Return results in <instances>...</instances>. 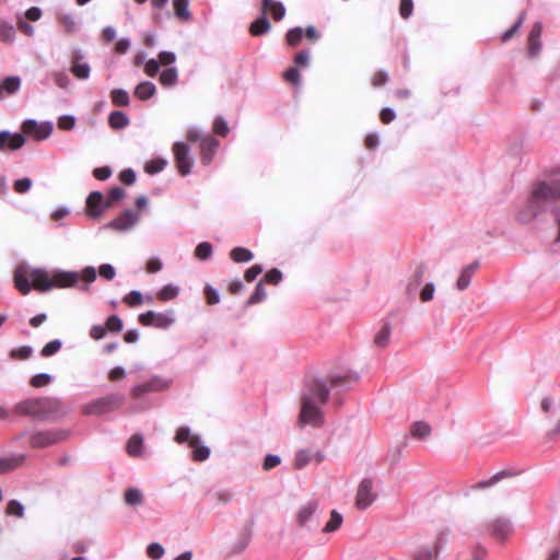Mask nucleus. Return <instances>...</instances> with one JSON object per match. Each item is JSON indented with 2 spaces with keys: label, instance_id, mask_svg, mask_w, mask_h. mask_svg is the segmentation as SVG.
I'll list each match as a JSON object with an SVG mask.
<instances>
[{
  "label": "nucleus",
  "instance_id": "nucleus-34",
  "mask_svg": "<svg viewBox=\"0 0 560 560\" xmlns=\"http://www.w3.org/2000/svg\"><path fill=\"white\" fill-rule=\"evenodd\" d=\"M392 327L388 323L384 324L374 338V345L378 348H385L389 343Z\"/></svg>",
  "mask_w": 560,
  "mask_h": 560
},
{
  "label": "nucleus",
  "instance_id": "nucleus-5",
  "mask_svg": "<svg viewBox=\"0 0 560 560\" xmlns=\"http://www.w3.org/2000/svg\"><path fill=\"white\" fill-rule=\"evenodd\" d=\"M70 432L65 429L39 430L31 433L28 443L34 448L48 447L67 440Z\"/></svg>",
  "mask_w": 560,
  "mask_h": 560
},
{
  "label": "nucleus",
  "instance_id": "nucleus-42",
  "mask_svg": "<svg viewBox=\"0 0 560 560\" xmlns=\"http://www.w3.org/2000/svg\"><path fill=\"white\" fill-rule=\"evenodd\" d=\"M125 196V191L120 187H114L109 190L108 196L106 198L105 208H112L114 203L121 200Z\"/></svg>",
  "mask_w": 560,
  "mask_h": 560
},
{
  "label": "nucleus",
  "instance_id": "nucleus-21",
  "mask_svg": "<svg viewBox=\"0 0 560 560\" xmlns=\"http://www.w3.org/2000/svg\"><path fill=\"white\" fill-rule=\"evenodd\" d=\"M491 535L497 539H504L511 533V525L506 520L497 518L489 525Z\"/></svg>",
  "mask_w": 560,
  "mask_h": 560
},
{
  "label": "nucleus",
  "instance_id": "nucleus-41",
  "mask_svg": "<svg viewBox=\"0 0 560 560\" xmlns=\"http://www.w3.org/2000/svg\"><path fill=\"white\" fill-rule=\"evenodd\" d=\"M110 100L116 106H127L129 104L128 93L120 89H115L110 92Z\"/></svg>",
  "mask_w": 560,
  "mask_h": 560
},
{
  "label": "nucleus",
  "instance_id": "nucleus-30",
  "mask_svg": "<svg viewBox=\"0 0 560 560\" xmlns=\"http://www.w3.org/2000/svg\"><path fill=\"white\" fill-rule=\"evenodd\" d=\"M21 85V80L19 77H9L3 80L0 84V98L3 97V92L7 94H14Z\"/></svg>",
  "mask_w": 560,
  "mask_h": 560
},
{
  "label": "nucleus",
  "instance_id": "nucleus-3",
  "mask_svg": "<svg viewBox=\"0 0 560 560\" xmlns=\"http://www.w3.org/2000/svg\"><path fill=\"white\" fill-rule=\"evenodd\" d=\"M30 278L33 289L39 292H46L57 289L74 287L79 281L78 272L74 271H55L48 272L43 269L30 271Z\"/></svg>",
  "mask_w": 560,
  "mask_h": 560
},
{
  "label": "nucleus",
  "instance_id": "nucleus-57",
  "mask_svg": "<svg viewBox=\"0 0 560 560\" xmlns=\"http://www.w3.org/2000/svg\"><path fill=\"white\" fill-rule=\"evenodd\" d=\"M32 187V180L27 177L18 179L13 183V189L18 194H25Z\"/></svg>",
  "mask_w": 560,
  "mask_h": 560
},
{
  "label": "nucleus",
  "instance_id": "nucleus-54",
  "mask_svg": "<svg viewBox=\"0 0 560 560\" xmlns=\"http://www.w3.org/2000/svg\"><path fill=\"white\" fill-rule=\"evenodd\" d=\"M61 348V342L59 340H52V341H49L48 343H46L44 346V348L42 349L40 351V354L43 357H50V355H54L55 353H57Z\"/></svg>",
  "mask_w": 560,
  "mask_h": 560
},
{
  "label": "nucleus",
  "instance_id": "nucleus-59",
  "mask_svg": "<svg viewBox=\"0 0 560 560\" xmlns=\"http://www.w3.org/2000/svg\"><path fill=\"white\" fill-rule=\"evenodd\" d=\"M148 557L153 560H159L164 555L163 547L158 542H152L147 548Z\"/></svg>",
  "mask_w": 560,
  "mask_h": 560
},
{
  "label": "nucleus",
  "instance_id": "nucleus-29",
  "mask_svg": "<svg viewBox=\"0 0 560 560\" xmlns=\"http://www.w3.org/2000/svg\"><path fill=\"white\" fill-rule=\"evenodd\" d=\"M270 28V23L266 15L255 20L249 26V33L253 36H260L266 34Z\"/></svg>",
  "mask_w": 560,
  "mask_h": 560
},
{
  "label": "nucleus",
  "instance_id": "nucleus-24",
  "mask_svg": "<svg viewBox=\"0 0 560 560\" xmlns=\"http://www.w3.org/2000/svg\"><path fill=\"white\" fill-rule=\"evenodd\" d=\"M318 509V503L316 501L307 502L303 505L298 513V522L301 526L307 524L308 521L315 515Z\"/></svg>",
  "mask_w": 560,
  "mask_h": 560
},
{
  "label": "nucleus",
  "instance_id": "nucleus-55",
  "mask_svg": "<svg viewBox=\"0 0 560 560\" xmlns=\"http://www.w3.org/2000/svg\"><path fill=\"white\" fill-rule=\"evenodd\" d=\"M122 301L127 305L133 307L140 305L143 301V298L139 291H131L122 299Z\"/></svg>",
  "mask_w": 560,
  "mask_h": 560
},
{
  "label": "nucleus",
  "instance_id": "nucleus-12",
  "mask_svg": "<svg viewBox=\"0 0 560 560\" xmlns=\"http://www.w3.org/2000/svg\"><path fill=\"white\" fill-rule=\"evenodd\" d=\"M106 199L100 191H92L86 198V213L91 218L101 217L108 208H105Z\"/></svg>",
  "mask_w": 560,
  "mask_h": 560
},
{
  "label": "nucleus",
  "instance_id": "nucleus-13",
  "mask_svg": "<svg viewBox=\"0 0 560 560\" xmlns=\"http://www.w3.org/2000/svg\"><path fill=\"white\" fill-rule=\"evenodd\" d=\"M25 143V138L22 133H10L9 131H0V151L7 149L15 151L21 149Z\"/></svg>",
  "mask_w": 560,
  "mask_h": 560
},
{
  "label": "nucleus",
  "instance_id": "nucleus-60",
  "mask_svg": "<svg viewBox=\"0 0 560 560\" xmlns=\"http://www.w3.org/2000/svg\"><path fill=\"white\" fill-rule=\"evenodd\" d=\"M387 82H388V74H387V72H385L383 70L376 71L371 79V83L374 88H381V86L385 85Z\"/></svg>",
  "mask_w": 560,
  "mask_h": 560
},
{
  "label": "nucleus",
  "instance_id": "nucleus-10",
  "mask_svg": "<svg viewBox=\"0 0 560 560\" xmlns=\"http://www.w3.org/2000/svg\"><path fill=\"white\" fill-rule=\"evenodd\" d=\"M377 498V493L373 491V480L364 478L358 486L355 494V508L359 510L368 509Z\"/></svg>",
  "mask_w": 560,
  "mask_h": 560
},
{
  "label": "nucleus",
  "instance_id": "nucleus-36",
  "mask_svg": "<svg viewBox=\"0 0 560 560\" xmlns=\"http://www.w3.org/2000/svg\"><path fill=\"white\" fill-rule=\"evenodd\" d=\"M143 439L139 434L132 435L127 443V453L130 456H139L142 452Z\"/></svg>",
  "mask_w": 560,
  "mask_h": 560
},
{
  "label": "nucleus",
  "instance_id": "nucleus-32",
  "mask_svg": "<svg viewBox=\"0 0 560 560\" xmlns=\"http://www.w3.org/2000/svg\"><path fill=\"white\" fill-rule=\"evenodd\" d=\"M108 124L113 129H121L128 126L129 119L125 113L116 110L110 113Z\"/></svg>",
  "mask_w": 560,
  "mask_h": 560
},
{
  "label": "nucleus",
  "instance_id": "nucleus-31",
  "mask_svg": "<svg viewBox=\"0 0 560 560\" xmlns=\"http://www.w3.org/2000/svg\"><path fill=\"white\" fill-rule=\"evenodd\" d=\"M410 434L415 439H425L431 434V427L424 421H417L411 425Z\"/></svg>",
  "mask_w": 560,
  "mask_h": 560
},
{
  "label": "nucleus",
  "instance_id": "nucleus-46",
  "mask_svg": "<svg viewBox=\"0 0 560 560\" xmlns=\"http://www.w3.org/2000/svg\"><path fill=\"white\" fill-rule=\"evenodd\" d=\"M15 37V31L12 25L0 22V39L5 43H12Z\"/></svg>",
  "mask_w": 560,
  "mask_h": 560
},
{
  "label": "nucleus",
  "instance_id": "nucleus-23",
  "mask_svg": "<svg viewBox=\"0 0 560 560\" xmlns=\"http://www.w3.org/2000/svg\"><path fill=\"white\" fill-rule=\"evenodd\" d=\"M425 271H427V267L424 264H420L416 268L413 276L406 288V293L409 296L413 295L417 292L418 288L420 287V284L422 282Z\"/></svg>",
  "mask_w": 560,
  "mask_h": 560
},
{
  "label": "nucleus",
  "instance_id": "nucleus-37",
  "mask_svg": "<svg viewBox=\"0 0 560 560\" xmlns=\"http://www.w3.org/2000/svg\"><path fill=\"white\" fill-rule=\"evenodd\" d=\"M24 456L0 458V474L10 471L22 465Z\"/></svg>",
  "mask_w": 560,
  "mask_h": 560
},
{
  "label": "nucleus",
  "instance_id": "nucleus-51",
  "mask_svg": "<svg viewBox=\"0 0 560 560\" xmlns=\"http://www.w3.org/2000/svg\"><path fill=\"white\" fill-rule=\"evenodd\" d=\"M265 298H266V291H265V289L262 287V283L259 282L256 285V289H255L254 293L248 299L247 304L248 305H254V304L260 303L262 300H265Z\"/></svg>",
  "mask_w": 560,
  "mask_h": 560
},
{
  "label": "nucleus",
  "instance_id": "nucleus-28",
  "mask_svg": "<svg viewBox=\"0 0 560 560\" xmlns=\"http://www.w3.org/2000/svg\"><path fill=\"white\" fill-rule=\"evenodd\" d=\"M174 13L180 21L187 22L191 19L188 9V0H173Z\"/></svg>",
  "mask_w": 560,
  "mask_h": 560
},
{
  "label": "nucleus",
  "instance_id": "nucleus-7",
  "mask_svg": "<svg viewBox=\"0 0 560 560\" xmlns=\"http://www.w3.org/2000/svg\"><path fill=\"white\" fill-rule=\"evenodd\" d=\"M125 401L124 395L112 394L102 397L84 407V412L88 415H98L116 410L122 406Z\"/></svg>",
  "mask_w": 560,
  "mask_h": 560
},
{
  "label": "nucleus",
  "instance_id": "nucleus-2",
  "mask_svg": "<svg viewBox=\"0 0 560 560\" xmlns=\"http://www.w3.org/2000/svg\"><path fill=\"white\" fill-rule=\"evenodd\" d=\"M14 412L21 416H30L39 420L63 416L66 410L61 401L52 397L30 398L18 402Z\"/></svg>",
  "mask_w": 560,
  "mask_h": 560
},
{
  "label": "nucleus",
  "instance_id": "nucleus-14",
  "mask_svg": "<svg viewBox=\"0 0 560 560\" xmlns=\"http://www.w3.org/2000/svg\"><path fill=\"white\" fill-rule=\"evenodd\" d=\"M218 148H219V141L215 138H213L211 136H207L201 139L200 161L203 165L210 164Z\"/></svg>",
  "mask_w": 560,
  "mask_h": 560
},
{
  "label": "nucleus",
  "instance_id": "nucleus-20",
  "mask_svg": "<svg viewBox=\"0 0 560 560\" xmlns=\"http://www.w3.org/2000/svg\"><path fill=\"white\" fill-rule=\"evenodd\" d=\"M313 458L315 459L316 463H322L324 459V455L320 452H316L315 454H312L307 450H301L295 455L294 466L298 469H302L306 465H308Z\"/></svg>",
  "mask_w": 560,
  "mask_h": 560
},
{
  "label": "nucleus",
  "instance_id": "nucleus-39",
  "mask_svg": "<svg viewBox=\"0 0 560 560\" xmlns=\"http://www.w3.org/2000/svg\"><path fill=\"white\" fill-rule=\"evenodd\" d=\"M177 295H178V288L174 287L172 284H167V285L163 287L158 292L156 296H158L159 301L167 302V301L174 300Z\"/></svg>",
  "mask_w": 560,
  "mask_h": 560
},
{
  "label": "nucleus",
  "instance_id": "nucleus-16",
  "mask_svg": "<svg viewBox=\"0 0 560 560\" xmlns=\"http://www.w3.org/2000/svg\"><path fill=\"white\" fill-rule=\"evenodd\" d=\"M83 60L80 51H74L71 56V73L79 80H85L90 77V66Z\"/></svg>",
  "mask_w": 560,
  "mask_h": 560
},
{
  "label": "nucleus",
  "instance_id": "nucleus-58",
  "mask_svg": "<svg viewBox=\"0 0 560 560\" xmlns=\"http://www.w3.org/2000/svg\"><path fill=\"white\" fill-rule=\"evenodd\" d=\"M49 383L50 376L46 373L36 374L30 381L31 386L36 388L47 386Z\"/></svg>",
  "mask_w": 560,
  "mask_h": 560
},
{
  "label": "nucleus",
  "instance_id": "nucleus-48",
  "mask_svg": "<svg viewBox=\"0 0 560 560\" xmlns=\"http://www.w3.org/2000/svg\"><path fill=\"white\" fill-rule=\"evenodd\" d=\"M5 513L11 516L22 517L24 515V508L19 501L11 500L7 504Z\"/></svg>",
  "mask_w": 560,
  "mask_h": 560
},
{
  "label": "nucleus",
  "instance_id": "nucleus-25",
  "mask_svg": "<svg viewBox=\"0 0 560 560\" xmlns=\"http://www.w3.org/2000/svg\"><path fill=\"white\" fill-rule=\"evenodd\" d=\"M156 92L155 85L152 82L144 81L139 83L135 89V96L141 101L151 98Z\"/></svg>",
  "mask_w": 560,
  "mask_h": 560
},
{
  "label": "nucleus",
  "instance_id": "nucleus-40",
  "mask_svg": "<svg viewBox=\"0 0 560 560\" xmlns=\"http://www.w3.org/2000/svg\"><path fill=\"white\" fill-rule=\"evenodd\" d=\"M143 495L137 488H129L125 492V502L128 505H139L142 503Z\"/></svg>",
  "mask_w": 560,
  "mask_h": 560
},
{
  "label": "nucleus",
  "instance_id": "nucleus-50",
  "mask_svg": "<svg viewBox=\"0 0 560 560\" xmlns=\"http://www.w3.org/2000/svg\"><path fill=\"white\" fill-rule=\"evenodd\" d=\"M166 161L162 159H156L148 162L144 166V170L148 174H155L164 170L166 166Z\"/></svg>",
  "mask_w": 560,
  "mask_h": 560
},
{
  "label": "nucleus",
  "instance_id": "nucleus-15",
  "mask_svg": "<svg viewBox=\"0 0 560 560\" xmlns=\"http://www.w3.org/2000/svg\"><path fill=\"white\" fill-rule=\"evenodd\" d=\"M139 220V214L131 211L125 210L116 219L110 222V228L117 231H127L131 229Z\"/></svg>",
  "mask_w": 560,
  "mask_h": 560
},
{
  "label": "nucleus",
  "instance_id": "nucleus-1",
  "mask_svg": "<svg viewBox=\"0 0 560 560\" xmlns=\"http://www.w3.org/2000/svg\"><path fill=\"white\" fill-rule=\"evenodd\" d=\"M557 201H560V179L540 182L534 186L527 203L518 213V220L529 222ZM552 213L558 228L557 241H560V206L555 207Z\"/></svg>",
  "mask_w": 560,
  "mask_h": 560
},
{
  "label": "nucleus",
  "instance_id": "nucleus-43",
  "mask_svg": "<svg viewBox=\"0 0 560 560\" xmlns=\"http://www.w3.org/2000/svg\"><path fill=\"white\" fill-rule=\"evenodd\" d=\"M303 37V30L301 27H294L288 31L285 40L288 45L295 47L300 44Z\"/></svg>",
  "mask_w": 560,
  "mask_h": 560
},
{
  "label": "nucleus",
  "instance_id": "nucleus-53",
  "mask_svg": "<svg viewBox=\"0 0 560 560\" xmlns=\"http://www.w3.org/2000/svg\"><path fill=\"white\" fill-rule=\"evenodd\" d=\"M230 129L226 121L222 117H217L213 121V132L218 136H228Z\"/></svg>",
  "mask_w": 560,
  "mask_h": 560
},
{
  "label": "nucleus",
  "instance_id": "nucleus-62",
  "mask_svg": "<svg viewBox=\"0 0 560 560\" xmlns=\"http://www.w3.org/2000/svg\"><path fill=\"white\" fill-rule=\"evenodd\" d=\"M205 298L207 300V303L209 305H214L217 303H219L220 301V296H219V293L217 292V290L214 288H212L211 285L207 284L205 287Z\"/></svg>",
  "mask_w": 560,
  "mask_h": 560
},
{
  "label": "nucleus",
  "instance_id": "nucleus-47",
  "mask_svg": "<svg viewBox=\"0 0 560 560\" xmlns=\"http://www.w3.org/2000/svg\"><path fill=\"white\" fill-rule=\"evenodd\" d=\"M106 331L120 332L122 330V320L117 315H112L105 323Z\"/></svg>",
  "mask_w": 560,
  "mask_h": 560
},
{
  "label": "nucleus",
  "instance_id": "nucleus-44",
  "mask_svg": "<svg viewBox=\"0 0 560 560\" xmlns=\"http://www.w3.org/2000/svg\"><path fill=\"white\" fill-rule=\"evenodd\" d=\"M192 448V458L196 462H203L210 455V450L207 446L200 445V442H197L195 446H190Z\"/></svg>",
  "mask_w": 560,
  "mask_h": 560
},
{
  "label": "nucleus",
  "instance_id": "nucleus-26",
  "mask_svg": "<svg viewBox=\"0 0 560 560\" xmlns=\"http://www.w3.org/2000/svg\"><path fill=\"white\" fill-rule=\"evenodd\" d=\"M159 382L158 381H151L144 384L137 385L132 388L130 395L132 398L137 399L140 398L151 392L159 390Z\"/></svg>",
  "mask_w": 560,
  "mask_h": 560
},
{
  "label": "nucleus",
  "instance_id": "nucleus-45",
  "mask_svg": "<svg viewBox=\"0 0 560 560\" xmlns=\"http://www.w3.org/2000/svg\"><path fill=\"white\" fill-rule=\"evenodd\" d=\"M212 254V245L208 242H202L197 245L195 249V256L200 259L205 260L208 259Z\"/></svg>",
  "mask_w": 560,
  "mask_h": 560
},
{
  "label": "nucleus",
  "instance_id": "nucleus-8",
  "mask_svg": "<svg viewBox=\"0 0 560 560\" xmlns=\"http://www.w3.org/2000/svg\"><path fill=\"white\" fill-rule=\"evenodd\" d=\"M138 320L142 326L166 329L174 324L175 317L173 311H167L165 313L148 311L147 313L140 314Z\"/></svg>",
  "mask_w": 560,
  "mask_h": 560
},
{
  "label": "nucleus",
  "instance_id": "nucleus-4",
  "mask_svg": "<svg viewBox=\"0 0 560 560\" xmlns=\"http://www.w3.org/2000/svg\"><path fill=\"white\" fill-rule=\"evenodd\" d=\"M350 380V376H335L331 377L328 383L314 380L307 385V390L302 396H311L313 402L325 405L328 400L330 389L347 384Z\"/></svg>",
  "mask_w": 560,
  "mask_h": 560
},
{
  "label": "nucleus",
  "instance_id": "nucleus-63",
  "mask_svg": "<svg viewBox=\"0 0 560 560\" xmlns=\"http://www.w3.org/2000/svg\"><path fill=\"white\" fill-rule=\"evenodd\" d=\"M281 279H282V273L277 268L269 270L264 277L265 282L273 284V285L278 284L281 281Z\"/></svg>",
  "mask_w": 560,
  "mask_h": 560
},
{
  "label": "nucleus",
  "instance_id": "nucleus-9",
  "mask_svg": "<svg viewBox=\"0 0 560 560\" xmlns=\"http://www.w3.org/2000/svg\"><path fill=\"white\" fill-rule=\"evenodd\" d=\"M172 150L178 173L182 176L188 175L194 165V159L189 154V147L184 142H175Z\"/></svg>",
  "mask_w": 560,
  "mask_h": 560
},
{
  "label": "nucleus",
  "instance_id": "nucleus-27",
  "mask_svg": "<svg viewBox=\"0 0 560 560\" xmlns=\"http://www.w3.org/2000/svg\"><path fill=\"white\" fill-rule=\"evenodd\" d=\"M175 441L177 443L187 442L189 446H195L197 442H200L198 435H192L187 427H179L175 434Z\"/></svg>",
  "mask_w": 560,
  "mask_h": 560
},
{
  "label": "nucleus",
  "instance_id": "nucleus-6",
  "mask_svg": "<svg viewBox=\"0 0 560 560\" xmlns=\"http://www.w3.org/2000/svg\"><path fill=\"white\" fill-rule=\"evenodd\" d=\"M324 423L323 412L317 404L312 401L311 396L301 397V411L298 417L299 427L303 428L307 424L319 427Z\"/></svg>",
  "mask_w": 560,
  "mask_h": 560
},
{
  "label": "nucleus",
  "instance_id": "nucleus-19",
  "mask_svg": "<svg viewBox=\"0 0 560 560\" xmlns=\"http://www.w3.org/2000/svg\"><path fill=\"white\" fill-rule=\"evenodd\" d=\"M262 14L270 13L275 21H280L285 14L284 5L276 0H261Z\"/></svg>",
  "mask_w": 560,
  "mask_h": 560
},
{
  "label": "nucleus",
  "instance_id": "nucleus-22",
  "mask_svg": "<svg viewBox=\"0 0 560 560\" xmlns=\"http://www.w3.org/2000/svg\"><path fill=\"white\" fill-rule=\"evenodd\" d=\"M478 267H479V262L475 261V262L466 266L462 270V272L457 279V283H456L458 290L464 291L469 287L471 277L475 275Z\"/></svg>",
  "mask_w": 560,
  "mask_h": 560
},
{
  "label": "nucleus",
  "instance_id": "nucleus-18",
  "mask_svg": "<svg viewBox=\"0 0 560 560\" xmlns=\"http://www.w3.org/2000/svg\"><path fill=\"white\" fill-rule=\"evenodd\" d=\"M13 280L15 288L23 295L28 294L31 288H33L30 278V272H27L24 268H18L14 271Z\"/></svg>",
  "mask_w": 560,
  "mask_h": 560
},
{
  "label": "nucleus",
  "instance_id": "nucleus-49",
  "mask_svg": "<svg viewBox=\"0 0 560 560\" xmlns=\"http://www.w3.org/2000/svg\"><path fill=\"white\" fill-rule=\"evenodd\" d=\"M283 79L292 84V85H299L300 84V80H301V75H300V72L298 70L296 67H290L289 69H287L284 72H283Z\"/></svg>",
  "mask_w": 560,
  "mask_h": 560
},
{
  "label": "nucleus",
  "instance_id": "nucleus-64",
  "mask_svg": "<svg viewBox=\"0 0 560 560\" xmlns=\"http://www.w3.org/2000/svg\"><path fill=\"white\" fill-rule=\"evenodd\" d=\"M413 11L412 0H400L399 14L402 19H408Z\"/></svg>",
  "mask_w": 560,
  "mask_h": 560
},
{
  "label": "nucleus",
  "instance_id": "nucleus-61",
  "mask_svg": "<svg viewBox=\"0 0 560 560\" xmlns=\"http://www.w3.org/2000/svg\"><path fill=\"white\" fill-rule=\"evenodd\" d=\"M523 21H524V13L520 15L518 20L514 23V25L511 28H509L508 31H505L503 33L502 38H501L503 43L510 40L514 36V34L522 26Z\"/></svg>",
  "mask_w": 560,
  "mask_h": 560
},
{
  "label": "nucleus",
  "instance_id": "nucleus-35",
  "mask_svg": "<svg viewBox=\"0 0 560 560\" xmlns=\"http://www.w3.org/2000/svg\"><path fill=\"white\" fill-rule=\"evenodd\" d=\"M178 74L175 68L163 70L159 77V81L163 86L171 88L177 83Z\"/></svg>",
  "mask_w": 560,
  "mask_h": 560
},
{
  "label": "nucleus",
  "instance_id": "nucleus-56",
  "mask_svg": "<svg viewBox=\"0 0 560 560\" xmlns=\"http://www.w3.org/2000/svg\"><path fill=\"white\" fill-rule=\"evenodd\" d=\"M32 354V348L28 346H23L16 349H13L10 353L12 359L16 360H25L28 359Z\"/></svg>",
  "mask_w": 560,
  "mask_h": 560
},
{
  "label": "nucleus",
  "instance_id": "nucleus-17",
  "mask_svg": "<svg viewBox=\"0 0 560 560\" xmlns=\"http://www.w3.org/2000/svg\"><path fill=\"white\" fill-rule=\"evenodd\" d=\"M541 32H542V25H541V23L537 22L533 25V27L528 34L527 44H528V54L530 57L537 56L538 52L540 51Z\"/></svg>",
  "mask_w": 560,
  "mask_h": 560
},
{
  "label": "nucleus",
  "instance_id": "nucleus-33",
  "mask_svg": "<svg viewBox=\"0 0 560 560\" xmlns=\"http://www.w3.org/2000/svg\"><path fill=\"white\" fill-rule=\"evenodd\" d=\"M253 257V253L245 247H235L230 252V258L237 264L248 262Z\"/></svg>",
  "mask_w": 560,
  "mask_h": 560
},
{
  "label": "nucleus",
  "instance_id": "nucleus-38",
  "mask_svg": "<svg viewBox=\"0 0 560 560\" xmlns=\"http://www.w3.org/2000/svg\"><path fill=\"white\" fill-rule=\"evenodd\" d=\"M342 520V515L337 511L332 510L330 513V518L323 528V532L332 533L337 530L341 526Z\"/></svg>",
  "mask_w": 560,
  "mask_h": 560
},
{
  "label": "nucleus",
  "instance_id": "nucleus-52",
  "mask_svg": "<svg viewBox=\"0 0 560 560\" xmlns=\"http://www.w3.org/2000/svg\"><path fill=\"white\" fill-rule=\"evenodd\" d=\"M439 552V546H434L433 550L430 548H422L420 549L416 556L415 560H432L434 557L438 556Z\"/></svg>",
  "mask_w": 560,
  "mask_h": 560
},
{
  "label": "nucleus",
  "instance_id": "nucleus-11",
  "mask_svg": "<svg viewBox=\"0 0 560 560\" xmlns=\"http://www.w3.org/2000/svg\"><path fill=\"white\" fill-rule=\"evenodd\" d=\"M23 133L32 137L33 139L40 141L48 138L52 131V127L50 124H38L35 120H25L22 124Z\"/></svg>",
  "mask_w": 560,
  "mask_h": 560
}]
</instances>
